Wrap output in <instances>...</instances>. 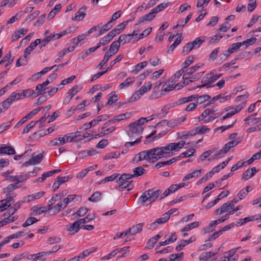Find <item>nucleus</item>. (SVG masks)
Masks as SVG:
<instances>
[{
    "mask_svg": "<svg viewBox=\"0 0 261 261\" xmlns=\"http://www.w3.org/2000/svg\"><path fill=\"white\" fill-rule=\"evenodd\" d=\"M161 192L162 191L159 189H152L146 190L140 197L138 201L142 203L147 201H149V203L153 202L159 197Z\"/></svg>",
    "mask_w": 261,
    "mask_h": 261,
    "instance_id": "1",
    "label": "nucleus"
},
{
    "mask_svg": "<svg viewBox=\"0 0 261 261\" xmlns=\"http://www.w3.org/2000/svg\"><path fill=\"white\" fill-rule=\"evenodd\" d=\"M19 99H20V94L13 92L8 98L0 103V109L2 110V113L7 110L10 107L13 101Z\"/></svg>",
    "mask_w": 261,
    "mask_h": 261,
    "instance_id": "2",
    "label": "nucleus"
},
{
    "mask_svg": "<svg viewBox=\"0 0 261 261\" xmlns=\"http://www.w3.org/2000/svg\"><path fill=\"white\" fill-rule=\"evenodd\" d=\"M128 127L129 130L127 132V135L132 138H134L141 134L143 130L142 126H141V125H137L135 122L130 123L128 125Z\"/></svg>",
    "mask_w": 261,
    "mask_h": 261,
    "instance_id": "3",
    "label": "nucleus"
},
{
    "mask_svg": "<svg viewBox=\"0 0 261 261\" xmlns=\"http://www.w3.org/2000/svg\"><path fill=\"white\" fill-rule=\"evenodd\" d=\"M214 82H215L214 79V72H211L202 77L201 83H203V84L201 85H198L196 87H193L192 89L201 88L204 87H206L207 88L211 87H213L212 84Z\"/></svg>",
    "mask_w": 261,
    "mask_h": 261,
    "instance_id": "4",
    "label": "nucleus"
},
{
    "mask_svg": "<svg viewBox=\"0 0 261 261\" xmlns=\"http://www.w3.org/2000/svg\"><path fill=\"white\" fill-rule=\"evenodd\" d=\"M150 150V152H151L150 153L151 158V162L153 163L162 158H164L161 147H155L154 148H152Z\"/></svg>",
    "mask_w": 261,
    "mask_h": 261,
    "instance_id": "5",
    "label": "nucleus"
},
{
    "mask_svg": "<svg viewBox=\"0 0 261 261\" xmlns=\"http://www.w3.org/2000/svg\"><path fill=\"white\" fill-rule=\"evenodd\" d=\"M43 158V154L42 153H40L34 156V154H33V156L29 161H26L22 164V166H28L29 165H35L40 163Z\"/></svg>",
    "mask_w": 261,
    "mask_h": 261,
    "instance_id": "6",
    "label": "nucleus"
},
{
    "mask_svg": "<svg viewBox=\"0 0 261 261\" xmlns=\"http://www.w3.org/2000/svg\"><path fill=\"white\" fill-rule=\"evenodd\" d=\"M41 108H38L35 109L33 110L30 113L27 114L26 116L21 118V119L14 126L15 128H17L21 125H22L25 122H26L28 119H30L32 118V117L36 114H37L40 110Z\"/></svg>",
    "mask_w": 261,
    "mask_h": 261,
    "instance_id": "7",
    "label": "nucleus"
},
{
    "mask_svg": "<svg viewBox=\"0 0 261 261\" xmlns=\"http://www.w3.org/2000/svg\"><path fill=\"white\" fill-rule=\"evenodd\" d=\"M32 49L28 46L24 50L23 56L19 58L16 61V66L19 67L22 65H25L27 64V57L30 54L32 51Z\"/></svg>",
    "mask_w": 261,
    "mask_h": 261,
    "instance_id": "8",
    "label": "nucleus"
},
{
    "mask_svg": "<svg viewBox=\"0 0 261 261\" xmlns=\"http://www.w3.org/2000/svg\"><path fill=\"white\" fill-rule=\"evenodd\" d=\"M176 82L175 79L170 78L167 82H165L162 86V91L165 92H169L176 88L174 84Z\"/></svg>",
    "mask_w": 261,
    "mask_h": 261,
    "instance_id": "9",
    "label": "nucleus"
},
{
    "mask_svg": "<svg viewBox=\"0 0 261 261\" xmlns=\"http://www.w3.org/2000/svg\"><path fill=\"white\" fill-rule=\"evenodd\" d=\"M81 224L78 220L72 224H69L66 227L69 234L73 235L77 233L80 229Z\"/></svg>",
    "mask_w": 261,
    "mask_h": 261,
    "instance_id": "10",
    "label": "nucleus"
},
{
    "mask_svg": "<svg viewBox=\"0 0 261 261\" xmlns=\"http://www.w3.org/2000/svg\"><path fill=\"white\" fill-rule=\"evenodd\" d=\"M169 219V214L164 213L162 216L151 224V227L154 229L157 227L158 224H162L166 223Z\"/></svg>",
    "mask_w": 261,
    "mask_h": 261,
    "instance_id": "11",
    "label": "nucleus"
},
{
    "mask_svg": "<svg viewBox=\"0 0 261 261\" xmlns=\"http://www.w3.org/2000/svg\"><path fill=\"white\" fill-rule=\"evenodd\" d=\"M15 153L16 151L14 148L11 146H6V145H3L0 147V155H13Z\"/></svg>",
    "mask_w": 261,
    "mask_h": 261,
    "instance_id": "12",
    "label": "nucleus"
},
{
    "mask_svg": "<svg viewBox=\"0 0 261 261\" xmlns=\"http://www.w3.org/2000/svg\"><path fill=\"white\" fill-rule=\"evenodd\" d=\"M67 135H64L63 137L55 138L50 141V144L52 146H59L65 144L66 142H69Z\"/></svg>",
    "mask_w": 261,
    "mask_h": 261,
    "instance_id": "13",
    "label": "nucleus"
},
{
    "mask_svg": "<svg viewBox=\"0 0 261 261\" xmlns=\"http://www.w3.org/2000/svg\"><path fill=\"white\" fill-rule=\"evenodd\" d=\"M155 14H156L154 13V12L151 10L150 13L141 17L139 18L138 22L136 23V25H138L140 23L143 22L144 21H150L152 20L155 17Z\"/></svg>",
    "mask_w": 261,
    "mask_h": 261,
    "instance_id": "14",
    "label": "nucleus"
},
{
    "mask_svg": "<svg viewBox=\"0 0 261 261\" xmlns=\"http://www.w3.org/2000/svg\"><path fill=\"white\" fill-rule=\"evenodd\" d=\"M86 9V6H83L79 10L77 13H75V16L72 17V20L73 21H80L83 20L86 15V14L84 13V11Z\"/></svg>",
    "mask_w": 261,
    "mask_h": 261,
    "instance_id": "15",
    "label": "nucleus"
},
{
    "mask_svg": "<svg viewBox=\"0 0 261 261\" xmlns=\"http://www.w3.org/2000/svg\"><path fill=\"white\" fill-rule=\"evenodd\" d=\"M144 225V223H139L136 225L133 226L128 229V232L130 235H136L138 233H140L142 230V227Z\"/></svg>",
    "mask_w": 261,
    "mask_h": 261,
    "instance_id": "16",
    "label": "nucleus"
},
{
    "mask_svg": "<svg viewBox=\"0 0 261 261\" xmlns=\"http://www.w3.org/2000/svg\"><path fill=\"white\" fill-rule=\"evenodd\" d=\"M138 34V31H134L132 34L121 35L119 36L120 40L122 41L123 44L128 43L134 36H136Z\"/></svg>",
    "mask_w": 261,
    "mask_h": 261,
    "instance_id": "17",
    "label": "nucleus"
},
{
    "mask_svg": "<svg viewBox=\"0 0 261 261\" xmlns=\"http://www.w3.org/2000/svg\"><path fill=\"white\" fill-rule=\"evenodd\" d=\"M196 97H195L194 95H190L188 97H185L181 98L179 99L178 100H177L176 101L173 102V103L174 107H175L176 106H180V105H184L186 103H187L188 102L192 101L193 100L195 99L196 98Z\"/></svg>",
    "mask_w": 261,
    "mask_h": 261,
    "instance_id": "18",
    "label": "nucleus"
},
{
    "mask_svg": "<svg viewBox=\"0 0 261 261\" xmlns=\"http://www.w3.org/2000/svg\"><path fill=\"white\" fill-rule=\"evenodd\" d=\"M28 32V29H24L21 28L18 30L15 31L14 33L11 36V39L12 41H15L19 38L24 35Z\"/></svg>",
    "mask_w": 261,
    "mask_h": 261,
    "instance_id": "19",
    "label": "nucleus"
},
{
    "mask_svg": "<svg viewBox=\"0 0 261 261\" xmlns=\"http://www.w3.org/2000/svg\"><path fill=\"white\" fill-rule=\"evenodd\" d=\"M121 43H122V41L120 40V38L119 37L118 40L114 41L111 44L108 51H111L112 54L115 55L118 51Z\"/></svg>",
    "mask_w": 261,
    "mask_h": 261,
    "instance_id": "20",
    "label": "nucleus"
},
{
    "mask_svg": "<svg viewBox=\"0 0 261 261\" xmlns=\"http://www.w3.org/2000/svg\"><path fill=\"white\" fill-rule=\"evenodd\" d=\"M243 108V105H240L236 107L235 109L232 110L231 112L227 113L225 115H224L222 120H224L228 118L231 117L237 113L239 112Z\"/></svg>",
    "mask_w": 261,
    "mask_h": 261,
    "instance_id": "21",
    "label": "nucleus"
},
{
    "mask_svg": "<svg viewBox=\"0 0 261 261\" xmlns=\"http://www.w3.org/2000/svg\"><path fill=\"white\" fill-rule=\"evenodd\" d=\"M170 145V144L169 143L165 146L161 147L164 158H167L173 155V150L171 149Z\"/></svg>",
    "mask_w": 261,
    "mask_h": 261,
    "instance_id": "22",
    "label": "nucleus"
},
{
    "mask_svg": "<svg viewBox=\"0 0 261 261\" xmlns=\"http://www.w3.org/2000/svg\"><path fill=\"white\" fill-rule=\"evenodd\" d=\"M256 172L255 167H252L250 169H247L244 173L242 179L247 180L252 177Z\"/></svg>",
    "mask_w": 261,
    "mask_h": 261,
    "instance_id": "23",
    "label": "nucleus"
},
{
    "mask_svg": "<svg viewBox=\"0 0 261 261\" xmlns=\"http://www.w3.org/2000/svg\"><path fill=\"white\" fill-rule=\"evenodd\" d=\"M182 40V37L181 35H180L179 36L177 37L174 42L169 46L168 50L167 51V53L170 54L172 53L174 49L180 43Z\"/></svg>",
    "mask_w": 261,
    "mask_h": 261,
    "instance_id": "24",
    "label": "nucleus"
},
{
    "mask_svg": "<svg viewBox=\"0 0 261 261\" xmlns=\"http://www.w3.org/2000/svg\"><path fill=\"white\" fill-rule=\"evenodd\" d=\"M229 209L227 202L223 203L219 208L217 209L214 213L217 215H221L225 212H229Z\"/></svg>",
    "mask_w": 261,
    "mask_h": 261,
    "instance_id": "25",
    "label": "nucleus"
},
{
    "mask_svg": "<svg viewBox=\"0 0 261 261\" xmlns=\"http://www.w3.org/2000/svg\"><path fill=\"white\" fill-rule=\"evenodd\" d=\"M170 144L173 151L176 152L179 151L184 147L185 144V141H180L177 143H171Z\"/></svg>",
    "mask_w": 261,
    "mask_h": 261,
    "instance_id": "26",
    "label": "nucleus"
},
{
    "mask_svg": "<svg viewBox=\"0 0 261 261\" xmlns=\"http://www.w3.org/2000/svg\"><path fill=\"white\" fill-rule=\"evenodd\" d=\"M217 252L212 251L203 252L199 255L200 261H207L208 258L212 256H214L216 254Z\"/></svg>",
    "mask_w": 261,
    "mask_h": 261,
    "instance_id": "27",
    "label": "nucleus"
},
{
    "mask_svg": "<svg viewBox=\"0 0 261 261\" xmlns=\"http://www.w3.org/2000/svg\"><path fill=\"white\" fill-rule=\"evenodd\" d=\"M175 236V233L172 234L171 237L169 239H167L163 242H160L156 246V249L159 248L162 246L168 245L169 243H173L176 241L177 238Z\"/></svg>",
    "mask_w": 261,
    "mask_h": 261,
    "instance_id": "28",
    "label": "nucleus"
},
{
    "mask_svg": "<svg viewBox=\"0 0 261 261\" xmlns=\"http://www.w3.org/2000/svg\"><path fill=\"white\" fill-rule=\"evenodd\" d=\"M196 135L195 131L194 129H192L189 130L188 132H183L182 133H177L178 138L180 139H182L184 138H186L189 136H193Z\"/></svg>",
    "mask_w": 261,
    "mask_h": 261,
    "instance_id": "29",
    "label": "nucleus"
},
{
    "mask_svg": "<svg viewBox=\"0 0 261 261\" xmlns=\"http://www.w3.org/2000/svg\"><path fill=\"white\" fill-rule=\"evenodd\" d=\"M205 38L204 36L201 37H198L193 41L191 42V44L193 46L194 48H199L201 45L205 41Z\"/></svg>",
    "mask_w": 261,
    "mask_h": 261,
    "instance_id": "30",
    "label": "nucleus"
},
{
    "mask_svg": "<svg viewBox=\"0 0 261 261\" xmlns=\"http://www.w3.org/2000/svg\"><path fill=\"white\" fill-rule=\"evenodd\" d=\"M148 64L147 61H144L140 62L134 66V69L132 70V72L134 74H137L140 71H141L143 68L146 67Z\"/></svg>",
    "mask_w": 261,
    "mask_h": 261,
    "instance_id": "31",
    "label": "nucleus"
},
{
    "mask_svg": "<svg viewBox=\"0 0 261 261\" xmlns=\"http://www.w3.org/2000/svg\"><path fill=\"white\" fill-rule=\"evenodd\" d=\"M101 193L98 191H96L88 198V200L93 202H98L101 200Z\"/></svg>",
    "mask_w": 261,
    "mask_h": 261,
    "instance_id": "32",
    "label": "nucleus"
},
{
    "mask_svg": "<svg viewBox=\"0 0 261 261\" xmlns=\"http://www.w3.org/2000/svg\"><path fill=\"white\" fill-rule=\"evenodd\" d=\"M150 150H144L141 151L139 153L140 155L141 158L142 160H147L150 162H151V153Z\"/></svg>",
    "mask_w": 261,
    "mask_h": 261,
    "instance_id": "33",
    "label": "nucleus"
},
{
    "mask_svg": "<svg viewBox=\"0 0 261 261\" xmlns=\"http://www.w3.org/2000/svg\"><path fill=\"white\" fill-rule=\"evenodd\" d=\"M135 81V77H129L127 78L123 83L119 85L121 89L128 87L130 84Z\"/></svg>",
    "mask_w": 261,
    "mask_h": 261,
    "instance_id": "34",
    "label": "nucleus"
},
{
    "mask_svg": "<svg viewBox=\"0 0 261 261\" xmlns=\"http://www.w3.org/2000/svg\"><path fill=\"white\" fill-rule=\"evenodd\" d=\"M193 95L196 97L195 99H196V102L197 103V105L201 104L211 98V96L207 94H204L201 96H199L198 94H195Z\"/></svg>",
    "mask_w": 261,
    "mask_h": 261,
    "instance_id": "35",
    "label": "nucleus"
},
{
    "mask_svg": "<svg viewBox=\"0 0 261 261\" xmlns=\"http://www.w3.org/2000/svg\"><path fill=\"white\" fill-rule=\"evenodd\" d=\"M117 182L120 184L119 187L122 189L128 188L127 191H130L133 189L134 187L132 185V181H128L127 180H126L125 181H122V182Z\"/></svg>",
    "mask_w": 261,
    "mask_h": 261,
    "instance_id": "36",
    "label": "nucleus"
},
{
    "mask_svg": "<svg viewBox=\"0 0 261 261\" xmlns=\"http://www.w3.org/2000/svg\"><path fill=\"white\" fill-rule=\"evenodd\" d=\"M229 150L227 149L226 146H225L224 145L222 149L220 150L213 156L211 157V160L220 159L222 155L225 154ZM208 160L210 161L211 159H209Z\"/></svg>",
    "mask_w": 261,
    "mask_h": 261,
    "instance_id": "37",
    "label": "nucleus"
},
{
    "mask_svg": "<svg viewBox=\"0 0 261 261\" xmlns=\"http://www.w3.org/2000/svg\"><path fill=\"white\" fill-rule=\"evenodd\" d=\"M199 226V222H194L186 225L184 228H182L181 231L182 232L188 231L192 229L198 227Z\"/></svg>",
    "mask_w": 261,
    "mask_h": 261,
    "instance_id": "38",
    "label": "nucleus"
},
{
    "mask_svg": "<svg viewBox=\"0 0 261 261\" xmlns=\"http://www.w3.org/2000/svg\"><path fill=\"white\" fill-rule=\"evenodd\" d=\"M1 202L2 204L0 206V212H3L7 209L14 202L10 201V200L7 199L3 200Z\"/></svg>",
    "mask_w": 261,
    "mask_h": 261,
    "instance_id": "39",
    "label": "nucleus"
},
{
    "mask_svg": "<svg viewBox=\"0 0 261 261\" xmlns=\"http://www.w3.org/2000/svg\"><path fill=\"white\" fill-rule=\"evenodd\" d=\"M145 170L141 166H139L134 169L133 174L134 177H137L144 174Z\"/></svg>",
    "mask_w": 261,
    "mask_h": 261,
    "instance_id": "40",
    "label": "nucleus"
},
{
    "mask_svg": "<svg viewBox=\"0 0 261 261\" xmlns=\"http://www.w3.org/2000/svg\"><path fill=\"white\" fill-rule=\"evenodd\" d=\"M94 251L93 249H86L83 251V252L80 254L79 255L76 256V258L78 259V261L80 259H82L84 257L88 256L90 253Z\"/></svg>",
    "mask_w": 261,
    "mask_h": 261,
    "instance_id": "41",
    "label": "nucleus"
},
{
    "mask_svg": "<svg viewBox=\"0 0 261 261\" xmlns=\"http://www.w3.org/2000/svg\"><path fill=\"white\" fill-rule=\"evenodd\" d=\"M61 8V4L56 5L54 8L49 13L47 18L48 19L53 18L56 15L57 12L59 11Z\"/></svg>",
    "mask_w": 261,
    "mask_h": 261,
    "instance_id": "42",
    "label": "nucleus"
},
{
    "mask_svg": "<svg viewBox=\"0 0 261 261\" xmlns=\"http://www.w3.org/2000/svg\"><path fill=\"white\" fill-rule=\"evenodd\" d=\"M152 84L150 82L147 83V86H142L138 90V93L142 95L144 93L150 90Z\"/></svg>",
    "mask_w": 261,
    "mask_h": 261,
    "instance_id": "43",
    "label": "nucleus"
},
{
    "mask_svg": "<svg viewBox=\"0 0 261 261\" xmlns=\"http://www.w3.org/2000/svg\"><path fill=\"white\" fill-rule=\"evenodd\" d=\"M68 193V191L67 190H63L61 192L57 193L53 195L51 198L56 199V202L58 200H60L62 198L65 196Z\"/></svg>",
    "mask_w": 261,
    "mask_h": 261,
    "instance_id": "44",
    "label": "nucleus"
},
{
    "mask_svg": "<svg viewBox=\"0 0 261 261\" xmlns=\"http://www.w3.org/2000/svg\"><path fill=\"white\" fill-rule=\"evenodd\" d=\"M192 242L193 240L192 238H190L188 240H183L180 244L176 247L175 249L177 251H180L182 250L185 246L192 243Z\"/></svg>",
    "mask_w": 261,
    "mask_h": 261,
    "instance_id": "45",
    "label": "nucleus"
},
{
    "mask_svg": "<svg viewBox=\"0 0 261 261\" xmlns=\"http://www.w3.org/2000/svg\"><path fill=\"white\" fill-rule=\"evenodd\" d=\"M194 130L195 131V134L196 135L198 134H204L206 132H208L210 130V129L205 125H202L196 127Z\"/></svg>",
    "mask_w": 261,
    "mask_h": 261,
    "instance_id": "46",
    "label": "nucleus"
},
{
    "mask_svg": "<svg viewBox=\"0 0 261 261\" xmlns=\"http://www.w3.org/2000/svg\"><path fill=\"white\" fill-rule=\"evenodd\" d=\"M86 35H87V33L85 34H81L77 37L73 38L71 41V43L77 46L79 43L85 39Z\"/></svg>",
    "mask_w": 261,
    "mask_h": 261,
    "instance_id": "47",
    "label": "nucleus"
},
{
    "mask_svg": "<svg viewBox=\"0 0 261 261\" xmlns=\"http://www.w3.org/2000/svg\"><path fill=\"white\" fill-rule=\"evenodd\" d=\"M38 221L39 220L37 219V218L35 217H30L26 220L25 222L22 224V226L23 227H26L27 226L33 224L34 223L38 222Z\"/></svg>",
    "mask_w": 261,
    "mask_h": 261,
    "instance_id": "48",
    "label": "nucleus"
},
{
    "mask_svg": "<svg viewBox=\"0 0 261 261\" xmlns=\"http://www.w3.org/2000/svg\"><path fill=\"white\" fill-rule=\"evenodd\" d=\"M112 22H110V21H109L106 24L103 25L100 29V31H99V34L98 35H100L108 31H109L110 29L112 28V25L111 24Z\"/></svg>",
    "mask_w": 261,
    "mask_h": 261,
    "instance_id": "49",
    "label": "nucleus"
},
{
    "mask_svg": "<svg viewBox=\"0 0 261 261\" xmlns=\"http://www.w3.org/2000/svg\"><path fill=\"white\" fill-rule=\"evenodd\" d=\"M34 93L35 91L33 89H28L23 90L22 93H17V94H20V98H22V97H29L32 96Z\"/></svg>",
    "mask_w": 261,
    "mask_h": 261,
    "instance_id": "50",
    "label": "nucleus"
},
{
    "mask_svg": "<svg viewBox=\"0 0 261 261\" xmlns=\"http://www.w3.org/2000/svg\"><path fill=\"white\" fill-rule=\"evenodd\" d=\"M88 211V209L86 207H80L76 213L73 214V216L82 217L84 216Z\"/></svg>",
    "mask_w": 261,
    "mask_h": 261,
    "instance_id": "51",
    "label": "nucleus"
},
{
    "mask_svg": "<svg viewBox=\"0 0 261 261\" xmlns=\"http://www.w3.org/2000/svg\"><path fill=\"white\" fill-rule=\"evenodd\" d=\"M95 216L94 214H89L86 217L79 219L78 221L81 224H85L87 222L90 221L94 219Z\"/></svg>",
    "mask_w": 261,
    "mask_h": 261,
    "instance_id": "52",
    "label": "nucleus"
},
{
    "mask_svg": "<svg viewBox=\"0 0 261 261\" xmlns=\"http://www.w3.org/2000/svg\"><path fill=\"white\" fill-rule=\"evenodd\" d=\"M240 142V140L238 139H237L236 140H232L231 141H229L227 142L226 144H225L224 145L225 146H226L227 149L229 150V149L233 147L236 146H237Z\"/></svg>",
    "mask_w": 261,
    "mask_h": 261,
    "instance_id": "53",
    "label": "nucleus"
},
{
    "mask_svg": "<svg viewBox=\"0 0 261 261\" xmlns=\"http://www.w3.org/2000/svg\"><path fill=\"white\" fill-rule=\"evenodd\" d=\"M37 175V173L35 171L29 172L23 175H19L20 177V180L22 182H23L28 179L30 176H35Z\"/></svg>",
    "mask_w": 261,
    "mask_h": 261,
    "instance_id": "54",
    "label": "nucleus"
},
{
    "mask_svg": "<svg viewBox=\"0 0 261 261\" xmlns=\"http://www.w3.org/2000/svg\"><path fill=\"white\" fill-rule=\"evenodd\" d=\"M194 61V57L190 56L183 63V68L186 69L190 65H191Z\"/></svg>",
    "mask_w": 261,
    "mask_h": 261,
    "instance_id": "55",
    "label": "nucleus"
},
{
    "mask_svg": "<svg viewBox=\"0 0 261 261\" xmlns=\"http://www.w3.org/2000/svg\"><path fill=\"white\" fill-rule=\"evenodd\" d=\"M168 6V3H161L152 10L154 12V13L155 14H156L158 12L164 10L166 7H167Z\"/></svg>",
    "mask_w": 261,
    "mask_h": 261,
    "instance_id": "56",
    "label": "nucleus"
},
{
    "mask_svg": "<svg viewBox=\"0 0 261 261\" xmlns=\"http://www.w3.org/2000/svg\"><path fill=\"white\" fill-rule=\"evenodd\" d=\"M76 197V195L75 194L69 195L66 198L64 199L63 201L64 205V208L66 207V206L69 204V203L73 201Z\"/></svg>",
    "mask_w": 261,
    "mask_h": 261,
    "instance_id": "57",
    "label": "nucleus"
},
{
    "mask_svg": "<svg viewBox=\"0 0 261 261\" xmlns=\"http://www.w3.org/2000/svg\"><path fill=\"white\" fill-rule=\"evenodd\" d=\"M245 121H248L249 122L246 123V124L248 125H250V123L255 124L258 123V119L257 118L253 117V115H250L248 117L245 119Z\"/></svg>",
    "mask_w": 261,
    "mask_h": 261,
    "instance_id": "58",
    "label": "nucleus"
},
{
    "mask_svg": "<svg viewBox=\"0 0 261 261\" xmlns=\"http://www.w3.org/2000/svg\"><path fill=\"white\" fill-rule=\"evenodd\" d=\"M193 49H194L193 46L191 44V42L187 43L182 48V52L184 54H189Z\"/></svg>",
    "mask_w": 261,
    "mask_h": 261,
    "instance_id": "59",
    "label": "nucleus"
},
{
    "mask_svg": "<svg viewBox=\"0 0 261 261\" xmlns=\"http://www.w3.org/2000/svg\"><path fill=\"white\" fill-rule=\"evenodd\" d=\"M133 174H127L124 173L122 174L120 177L119 178V179L117 180V182H122V181H125L126 180L132 178H133Z\"/></svg>",
    "mask_w": 261,
    "mask_h": 261,
    "instance_id": "60",
    "label": "nucleus"
},
{
    "mask_svg": "<svg viewBox=\"0 0 261 261\" xmlns=\"http://www.w3.org/2000/svg\"><path fill=\"white\" fill-rule=\"evenodd\" d=\"M112 40L111 38L109 36L108 34H107L106 36H104L103 38H102L99 43H98V45H100V46L102 45H104L106 44L107 43H109Z\"/></svg>",
    "mask_w": 261,
    "mask_h": 261,
    "instance_id": "61",
    "label": "nucleus"
},
{
    "mask_svg": "<svg viewBox=\"0 0 261 261\" xmlns=\"http://www.w3.org/2000/svg\"><path fill=\"white\" fill-rule=\"evenodd\" d=\"M52 39H54V36H51V35L47 36L43 40H41V42H40V45L39 46L40 48H42L43 47H44Z\"/></svg>",
    "mask_w": 261,
    "mask_h": 261,
    "instance_id": "62",
    "label": "nucleus"
},
{
    "mask_svg": "<svg viewBox=\"0 0 261 261\" xmlns=\"http://www.w3.org/2000/svg\"><path fill=\"white\" fill-rule=\"evenodd\" d=\"M22 15V11H20L17 13L15 16L12 17L8 21V23H12L16 20H18Z\"/></svg>",
    "mask_w": 261,
    "mask_h": 261,
    "instance_id": "63",
    "label": "nucleus"
},
{
    "mask_svg": "<svg viewBox=\"0 0 261 261\" xmlns=\"http://www.w3.org/2000/svg\"><path fill=\"white\" fill-rule=\"evenodd\" d=\"M257 5L256 0H249V3L248 5L247 9L249 12L253 11Z\"/></svg>",
    "mask_w": 261,
    "mask_h": 261,
    "instance_id": "64",
    "label": "nucleus"
}]
</instances>
